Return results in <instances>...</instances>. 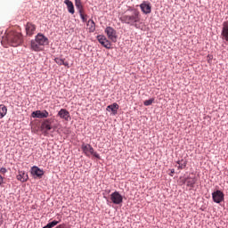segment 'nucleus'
Here are the masks:
<instances>
[{"label":"nucleus","mask_w":228,"mask_h":228,"mask_svg":"<svg viewBox=\"0 0 228 228\" xmlns=\"http://www.w3.org/2000/svg\"><path fill=\"white\" fill-rule=\"evenodd\" d=\"M184 161H185L184 159H182V160H178L176 163L177 165L180 166L182 163H184Z\"/></svg>","instance_id":"nucleus-32"},{"label":"nucleus","mask_w":228,"mask_h":228,"mask_svg":"<svg viewBox=\"0 0 228 228\" xmlns=\"http://www.w3.org/2000/svg\"><path fill=\"white\" fill-rule=\"evenodd\" d=\"M185 183H186L187 186H189L190 188H193L195 186V183H197V178L189 177L185 180Z\"/></svg>","instance_id":"nucleus-20"},{"label":"nucleus","mask_w":228,"mask_h":228,"mask_svg":"<svg viewBox=\"0 0 228 228\" xmlns=\"http://www.w3.org/2000/svg\"><path fill=\"white\" fill-rule=\"evenodd\" d=\"M60 224V221H53L51 223H48V225L53 228V227H55V225L59 224Z\"/></svg>","instance_id":"nucleus-27"},{"label":"nucleus","mask_w":228,"mask_h":228,"mask_svg":"<svg viewBox=\"0 0 228 228\" xmlns=\"http://www.w3.org/2000/svg\"><path fill=\"white\" fill-rule=\"evenodd\" d=\"M97 40H98V42H100V44L102 45H103V47H106V49H110L111 47V44L110 43V41L108 39H106V37L98 36Z\"/></svg>","instance_id":"nucleus-15"},{"label":"nucleus","mask_w":228,"mask_h":228,"mask_svg":"<svg viewBox=\"0 0 228 228\" xmlns=\"http://www.w3.org/2000/svg\"><path fill=\"white\" fill-rule=\"evenodd\" d=\"M53 124H54V118L45 119L41 124V130L44 131V133H49L51 129H56V126Z\"/></svg>","instance_id":"nucleus-3"},{"label":"nucleus","mask_w":228,"mask_h":228,"mask_svg":"<svg viewBox=\"0 0 228 228\" xmlns=\"http://www.w3.org/2000/svg\"><path fill=\"white\" fill-rule=\"evenodd\" d=\"M33 118H47L49 117V112L47 110H36L31 114Z\"/></svg>","instance_id":"nucleus-11"},{"label":"nucleus","mask_w":228,"mask_h":228,"mask_svg":"<svg viewBox=\"0 0 228 228\" xmlns=\"http://www.w3.org/2000/svg\"><path fill=\"white\" fill-rule=\"evenodd\" d=\"M110 200L112 204H122L124 198H122V195L118 191H114L110 194Z\"/></svg>","instance_id":"nucleus-7"},{"label":"nucleus","mask_w":228,"mask_h":228,"mask_svg":"<svg viewBox=\"0 0 228 228\" xmlns=\"http://www.w3.org/2000/svg\"><path fill=\"white\" fill-rule=\"evenodd\" d=\"M87 28L90 33H94V31H95V22L94 21V20H89L87 21Z\"/></svg>","instance_id":"nucleus-22"},{"label":"nucleus","mask_w":228,"mask_h":228,"mask_svg":"<svg viewBox=\"0 0 228 228\" xmlns=\"http://www.w3.org/2000/svg\"><path fill=\"white\" fill-rule=\"evenodd\" d=\"M43 228H51L50 226H49V224H47L45 227H43Z\"/></svg>","instance_id":"nucleus-34"},{"label":"nucleus","mask_w":228,"mask_h":228,"mask_svg":"<svg viewBox=\"0 0 228 228\" xmlns=\"http://www.w3.org/2000/svg\"><path fill=\"white\" fill-rule=\"evenodd\" d=\"M105 33L109 38V40H111V42H117V30L113 28L112 27H107L105 28Z\"/></svg>","instance_id":"nucleus-5"},{"label":"nucleus","mask_w":228,"mask_h":228,"mask_svg":"<svg viewBox=\"0 0 228 228\" xmlns=\"http://www.w3.org/2000/svg\"><path fill=\"white\" fill-rule=\"evenodd\" d=\"M26 33L28 37H33L35 35V31H37V25L28 22L25 27Z\"/></svg>","instance_id":"nucleus-13"},{"label":"nucleus","mask_w":228,"mask_h":228,"mask_svg":"<svg viewBox=\"0 0 228 228\" xmlns=\"http://www.w3.org/2000/svg\"><path fill=\"white\" fill-rule=\"evenodd\" d=\"M186 165H188V162L186 160H184L183 162H182V164H180L178 166V169L179 170H184V168H186Z\"/></svg>","instance_id":"nucleus-24"},{"label":"nucleus","mask_w":228,"mask_h":228,"mask_svg":"<svg viewBox=\"0 0 228 228\" xmlns=\"http://www.w3.org/2000/svg\"><path fill=\"white\" fill-rule=\"evenodd\" d=\"M57 115L58 117H60V118L66 120V122H69V120H70V112H69V110H67L66 109H61Z\"/></svg>","instance_id":"nucleus-14"},{"label":"nucleus","mask_w":228,"mask_h":228,"mask_svg":"<svg viewBox=\"0 0 228 228\" xmlns=\"http://www.w3.org/2000/svg\"><path fill=\"white\" fill-rule=\"evenodd\" d=\"M154 102V98H151L150 100H146L143 102L144 106H151Z\"/></svg>","instance_id":"nucleus-25"},{"label":"nucleus","mask_w":228,"mask_h":228,"mask_svg":"<svg viewBox=\"0 0 228 228\" xmlns=\"http://www.w3.org/2000/svg\"><path fill=\"white\" fill-rule=\"evenodd\" d=\"M140 8H141L142 13H144L145 15H148V13H151V12H152V6L151 5V3L147 2V1H143L140 4Z\"/></svg>","instance_id":"nucleus-10"},{"label":"nucleus","mask_w":228,"mask_h":228,"mask_svg":"<svg viewBox=\"0 0 228 228\" xmlns=\"http://www.w3.org/2000/svg\"><path fill=\"white\" fill-rule=\"evenodd\" d=\"M3 181H4V178H3V176L0 175V186H1V184H3Z\"/></svg>","instance_id":"nucleus-33"},{"label":"nucleus","mask_w":228,"mask_h":228,"mask_svg":"<svg viewBox=\"0 0 228 228\" xmlns=\"http://www.w3.org/2000/svg\"><path fill=\"white\" fill-rule=\"evenodd\" d=\"M30 49L34 51V53H42L44 46L35 38L30 42Z\"/></svg>","instance_id":"nucleus-6"},{"label":"nucleus","mask_w":228,"mask_h":228,"mask_svg":"<svg viewBox=\"0 0 228 228\" xmlns=\"http://www.w3.org/2000/svg\"><path fill=\"white\" fill-rule=\"evenodd\" d=\"M64 4L67 6L69 13H71V15H74L76 13V10L74 9V4L70 0H64Z\"/></svg>","instance_id":"nucleus-16"},{"label":"nucleus","mask_w":228,"mask_h":228,"mask_svg":"<svg viewBox=\"0 0 228 228\" xmlns=\"http://www.w3.org/2000/svg\"><path fill=\"white\" fill-rule=\"evenodd\" d=\"M221 35L223 37V40L228 42V21L224 22Z\"/></svg>","instance_id":"nucleus-17"},{"label":"nucleus","mask_w":228,"mask_h":228,"mask_svg":"<svg viewBox=\"0 0 228 228\" xmlns=\"http://www.w3.org/2000/svg\"><path fill=\"white\" fill-rule=\"evenodd\" d=\"M35 38L38 41V43L43 45V47H45V45H49V38L47 37L44 36V34L38 33Z\"/></svg>","instance_id":"nucleus-12"},{"label":"nucleus","mask_w":228,"mask_h":228,"mask_svg":"<svg viewBox=\"0 0 228 228\" xmlns=\"http://www.w3.org/2000/svg\"><path fill=\"white\" fill-rule=\"evenodd\" d=\"M30 174L35 179H37V177H38V179H42V177L44 176V170L40 169L37 166H34L30 169Z\"/></svg>","instance_id":"nucleus-9"},{"label":"nucleus","mask_w":228,"mask_h":228,"mask_svg":"<svg viewBox=\"0 0 228 228\" xmlns=\"http://www.w3.org/2000/svg\"><path fill=\"white\" fill-rule=\"evenodd\" d=\"M16 178L18 181H20V183H26V181H28V174H26V172L19 171Z\"/></svg>","instance_id":"nucleus-18"},{"label":"nucleus","mask_w":228,"mask_h":228,"mask_svg":"<svg viewBox=\"0 0 228 228\" xmlns=\"http://www.w3.org/2000/svg\"><path fill=\"white\" fill-rule=\"evenodd\" d=\"M118 104L114 102L109 106H107V111H112V115H117L118 113Z\"/></svg>","instance_id":"nucleus-19"},{"label":"nucleus","mask_w":228,"mask_h":228,"mask_svg":"<svg viewBox=\"0 0 228 228\" xmlns=\"http://www.w3.org/2000/svg\"><path fill=\"white\" fill-rule=\"evenodd\" d=\"M174 174H175V169H170L169 175H170L171 177H174Z\"/></svg>","instance_id":"nucleus-30"},{"label":"nucleus","mask_w":228,"mask_h":228,"mask_svg":"<svg viewBox=\"0 0 228 228\" xmlns=\"http://www.w3.org/2000/svg\"><path fill=\"white\" fill-rule=\"evenodd\" d=\"M75 6L77 10H78V13L85 12V8L83 7V3L81 2V0H75Z\"/></svg>","instance_id":"nucleus-21"},{"label":"nucleus","mask_w":228,"mask_h":228,"mask_svg":"<svg viewBox=\"0 0 228 228\" xmlns=\"http://www.w3.org/2000/svg\"><path fill=\"white\" fill-rule=\"evenodd\" d=\"M82 151L86 154V156H94V158H97V159H101V156L99 155V153L95 152L94 147H92V145L90 144H83Z\"/></svg>","instance_id":"nucleus-4"},{"label":"nucleus","mask_w":228,"mask_h":228,"mask_svg":"<svg viewBox=\"0 0 228 228\" xmlns=\"http://www.w3.org/2000/svg\"><path fill=\"white\" fill-rule=\"evenodd\" d=\"M24 42L22 33L14 30L6 31L5 35L3 36L1 44L4 47H19Z\"/></svg>","instance_id":"nucleus-1"},{"label":"nucleus","mask_w":228,"mask_h":228,"mask_svg":"<svg viewBox=\"0 0 228 228\" xmlns=\"http://www.w3.org/2000/svg\"><path fill=\"white\" fill-rule=\"evenodd\" d=\"M6 172H8V170L6 169V167H1V168H0V174H6Z\"/></svg>","instance_id":"nucleus-29"},{"label":"nucleus","mask_w":228,"mask_h":228,"mask_svg":"<svg viewBox=\"0 0 228 228\" xmlns=\"http://www.w3.org/2000/svg\"><path fill=\"white\" fill-rule=\"evenodd\" d=\"M119 20L123 24L138 28V22L142 20V15L140 14V11H138V9L129 8L124 14L121 15Z\"/></svg>","instance_id":"nucleus-2"},{"label":"nucleus","mask_w":228,"mask_h":228,"mask_svg":"<svg viewBox=\"0 0 228 228\" xmlns=\"http://www.w3.org/2000/svg\"><path fill=\"white\" fill-rule=\"evenodd\" d=\"M63 59L55 58V62L57 63V65H63Z\"/></svg>","instance_id":"nucleus-28"},{"label":"nucleus","mask_w":228,"mask_h":228,"mask_svg":"<svg viewBox=\"0 0 228 228\" xmlns=\"http://www.w3.org/2000/svg\"><path fill=\"white\" fill-rule=\"evenodd\" d=\"M0 225H3V220L0 219Z\"/></svg>","instance_id":"nucleus-35"},{"label":"nucleus","mask_w":228,"mask_h":228,"mask_svg":"<svg viewBox=\"0 0 228 228\" xmlns=\"http://www.w3.org/2000/svg\"><path fill=\"white\" fill-rule=\"evenodd\" d=\"M6 113H8V108H6L5 105L1 104L0 105V118H4Z\"/></svg>","instance_id":"nucleus-23"},{"label":"nucleus","mask_w":228,"mask_h":228,"mask_svg":"<svg viewBox=\"0 0 228 228\" xmlns=\"http://www.w3.org/2000/svg\"><path fill=\"white\" fill-rule=\"evenodd\" d=\"M79 15H80L83 22H86L88 16L86 14H85V12H79Z\"/></svg>","instance_id":"nucleus-26"},{"label":"nucleus","mask_w":228,"mask_h":228,"mask_svg":"<svg viewBox=\"0 0 228 228\" xmlns=\"http://www.w3.org/2000/svg\"><path fill=\"white\" fill-rule=\"evenodd\" d=\"M225 195L222 192V191H216L212 193V199L216 204H220V202H224Z\"/></svg>","instance_id":"nucleus-8"},{"label":"nucleus","mask_w":228,"mask_h":228,"mask_svg":"<svg viewBox=\"0 0 228 228\" xmlns=\"http://www.w3.org/2000/svg\"><path fill=\"white\" fill-rule=\"evenodd\" d=\"M62 65H64V67H69V62L65 61V60H64Z\"/></svg>","instance_id":"nucleus-31"}]
</instances>
